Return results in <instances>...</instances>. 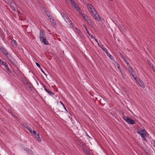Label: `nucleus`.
Here are the masks:
<instances>
[{
  "label": "nucleus",
  "instance_id": "79ce46f5",
  "mask_svg": "<svg viewBox=\"0 0 155 155\" xmlns=\"http://www.w3.org/2000/svg\"><path fill=\"white\" fill-rule=\"evenodd\" d=\"M64 107V109H65L66 111H67V109H66V107H65V106H64V107Z\"/></svg>",
  "mask_w": 155,
  "mask_h": 155
},
{
  "label": "nucleus",
  "instance_id": "c03bdc74",
  "mask_svg": "<svg viewBox=\"0 0 155 155\" xmlns=\"http://www.w3.org/2000/svg\"><path fill=\"white\" fill-rule=\"evenodd\" d=\"M77 10L78 11H79V13H80V10H81V9H77Z\"/></svg>",
  "mask_w": 155,
  "mask_h": 155
},
{
  "label": "nucleus",
  "instance_id": "5701e85b",
  "mask_svg": "<svg viewBox=\"0 0 155 155\" xmlns=\"http://www.w3.org/2000/svg\"><path fill=\"white\" fill-rule=\"evenodd\" d=\"M8 112L12 116L15 118L16 116L13 113L11 110L9 109L8 110Z\"/></svg>",
  "mask_w": 155,
  "mask_h": 155
},
{
  "label": "nucleus",
  "instance_id": "ddd939ff",
  "mask_svg": "<svg viewBox=\"0 0 155 155\" xmlns=\"http://www.w3.org/2000/svg\"><path fill=\"white\" fill-rule=\"evenodd\" d=\"M87 6L89 10V11H91L92 10H94V8L93 5L87 3Z\"/></svg>",
  "mask_w": 155,
  "mask_h": 155
},
{
  "label": "nucleus",
  "instance_id": "393cba45",
  "mask_svg": "<svg viewBox=\"0 0 155 155\" xmlns=\"http://www.w3.org/2000/svg\"><path fill=\"white\" fill-rule=\"evenodd\" d=\"M7 1L9 3L10 5H11V3H13L14 4V3L13 2V0H7Z\"/></svg>",
  "mask_w": 155,
  "mask_h": 155
},
{
  "label": "nucleus",
  "instance_id": "7ed1b4c3",
  "mask_svg": "<svg viewBox=\"0 0 155 155\" xmlns=\"http://www.w3.org/2000/svg\"><path fill=\"white\" fill-rule=\"evenodd\" d=\"M123 118L128 124H135V121L134 120H133L130 118H129L128 117L124 116V114L123 113Z\"/></svg>",
  "mask_w": 155,
  "mask_h": 155
},
{
  "label": "nucleus",
  "instance_id": "cd10ccee",
  "mask_svg": "<svg viewBox=\"0 0 155 155\" xmlns=\"http://www.w3.org/2000/svg\"><path fill=\"white\" fill-rule=\"evenodd\" d=\"M85 28L86 29V30L87 33L88 34L89 36H90V34L89 33V32L88 30L87 29V28H86L85 27Z\"/></svg>",
  "mask_w": 155,
  "mask_h": 155
},
{
  "label": "nucleus",
  "instance_id": "f257e3e1",
  "mask_svg": "<svg viewBox=\"0 0 155 155\" xmlns=\"http://www.w3.org/2000/svg\"><path fill=\"white\" fill-rule=\"evenodd\" d=\"M39 38L40 41L45 45H48V42L46 40L45 32L43 30H41L40 31Z\"/></svg>",
  "mask_w": 155,
  "mask_h": 155
},
{
  "label": "nucleus",
  "instance_id": "4c0bfd02",
  "mask_svg": "<svg viewBox=\"0 0 155 155\" xmlns=\"http://www.w3.org/2000/svg\"><path fill=\"white\" fill-rule=\"evenodd\" d=\"M60 103L61 104V105H62V106H63V107H64V104H63V103L61 102V101H60Z\"/></svg>",
  "mask_w": 155,
  "mask_h": 155
},
{
  "label": "nucleus",
  "instance_id": "c756f323",
  "mask_svg": "<svg viewBox=\"0 0 155 155\" xmlns=\"http://www.w3.org/2000/svg\"><path fill=\"white\" fill-rule=\"evenodd\" d=\"M98 46H99L102 49V48H105V47H103V45H100L99 43H98Z\"/></svg>",
  "mask_w": 155,
  "mask_h": 155
},
{
  "label": "nucleus",
  "instance_id": "58836bf2",
  "mask_svg": "<svg viewBox=\"0 0 155 155\" xmlns=\"http://www.w3.org/2000/svg\"><path fill=\"white\" fill-rule=\"evenodd\" d=\"M95 40L97 43L98 44V43H99L98 42V40H97V39L95 38Z\"/></svg>",
  "mask_w": 155,
  "mask_h": 155
},
{
  "label": "nucleus",
  "instance_id": "1a4fd4ad",
  "mask_svg": "<svg viewBox=\"0 0 155 155\" xmlns=\"http://www.w3.org/2000/svg\"><path fill=\"white\" fill-rule=\"evenodd\" d=\"M137 82L143 88L145 87V85H144V84L140 78H137Z\"/></svg>",
  "mask_w": 155,
  "mask_h": 155
},
{
  "label": "nucleus",
  "instance_id": "bb28decb",
  "mask_svg": "<svg viewBox=\"0 0 155 155\" xmlns=\"http://www.w3.org/2000/svg\"><path fill=\"white\" fill-rule=\"evenodd\" d=\"M85 153H86V154L87 155H92L91 154V153H90V152L87 150H86L85 151Z\"/></svg>",
  "mask_w": 155,
  "mask_h": 155
},
{
  "label": "nucleus",
  "instance_id": "423d86ee",
  "mask_svg": "<svg viewBox=\"0 0 155 155\" xmlns=\"http://www.w3.org/2000/svg\"><path fill=\"white\" fill-rule=\"evenodd\" d=\"M64 20L67 23H68L70 27L73 28L74 29L75 28L76 29L78 30L77 28L76 27L74 26L72 21H71V20L68 17H67Z\"/></svg>",
  "mask_w": 155,
  "mask_h": 155
},
{
  "label": "nucleus",
  "instance_id": "a878e982",
  "mask_svg": "<svg viewBox=\"0 0 155 155\" xmlns=\"http://www.w3.org/2000/svg\"><path fill=\"white\" fill-rule=\"evenodd\" d=\"M10 7L14 11H16L15 8L14 6L12 5V4H11V5H10Z\"/></svg>",
  "mask_w": 155,
  "mask_h": 155
},
{
  "label": "nucleus",
  "instance_id": "20e7f679",
  "mask_svg": "<svg viewBox=\"0 0 155 155\" xmlns=\"http://www.w3.org/2000/svg\"><path fill=\"white\" fill-rule=\"evenodd\" d=\"M45 13L46 15L48 17V18L50 20V21L55 26H56L57 24L56 22H55L53 17L51 15H50L49 12L45 11Z\"/></svg>",
  "mask_w": 155,
  "mask_h": 155
},
{
  "label": "nucleus",
  "instance_id": "72a5a7b5",
  "mask_svg": "<svg viewBox=\"0 0 155 155\" xmlns=\"http://www.w3.org/2000/svg\"><path fill=\"white\" fill-rule=\"evenodd\" d=\"M24 150L26 151H29V150L27 148H25L24 149Z\"/></svg>",
  "mask_w": 155,
  "mask_h": 155
},
{
  "label": "nucleus",
  "instance_id": "c9c22d12",
  "mask_svg": "<svg viewBox=\"0 0 155 155\" xmlns=\"http://www.w3.org/2000/svg\"><path fill=\"white\" fill-rule=\"evenodd\" d=\"M41 71H42V72L45 75H46V74L45 73V72L43 71V70L42 69H41Z\"/></svg>",
  "mask_w": 155,
  "mask_h": 155
},
{
  "label": "nucleus",
  "instance_id": "ea45409f",
  "mask_svg": "<svg viewBox=\"0 0 155 155\" xmlns=\"http://www.w3.org/2000/svg\"><path fill=\"white\" fill-rule=\"evenodd\" d=\"M42 86L44 88V89H45V87H46V86H45V84H42Z\"/></svg>",
  "mask_w": 155,
  "mask_h": 155
},
{
  "label": "nucleus",
  "instance_id": "473e14b6",
  "mask_svg": "<svg viewBox=\"0 0 155 155\" xmlns=\"http://www.w3.org/2000/svg\"><path fill=\"white\" fill-rule=\"evenodd\" d=\"M116 64H117V67L118 68V69L119 68H120V66L119 64L117 63Z\"/></svg>",
  "mask_w": 155,
  "mask_h": 155
},
{
  "label": "nucleus",
  "instance_id": "f03ea898",
  "mask_svg": "<svg viewBox=\"0 0 155 155\" xmlns=\"http://www.w3.org/2000/svg\"><path fill=\"white\" fill-rule=\"evenodd\" d=\"M137 133L141 136L143 140L147 141V140L145 137L147 136V133L145 130L143 128H141L137 131Z\"/></svg>",
  "mask_w": 155,
  "mask_h": 155
},
{
  "label": "nucleus",
  "instance_id": "c85d7f7f",
  "mask_svg": "<svg viewBox=\"0 0 155 155\" xmlns=\"http://www.w3.org/2000/svg\"><path fill=\"white\" fill-rule=\"evenodd\" d=\"M28 81L27 80H26V79H24L23 81V82L25 85L26 84V83H27Z\"/></svg>",
  "mask_w": 155,
  "mask_h": 155
},
{
  "label": "nucleus",
  "instance_id": "dca6fc26",
  "mask_svg": "<svg viewBox=\"0 0 155 155\" xmlns=\"http://www.w3.org/2000/svg\"><path fill=\"white\" fill-rule=\"evenodd\" d=\"M87 24L91 26H92L93 25V22L91 21V20L90 19H89L87 21Z\"/></svg>",
  "mask_w": 155,
  "mask_h": 155
},
{
  "label": "nucleus",
  "instance_id": "a19ab883",
  "mask_svg": "<svg viewBox=\"0 0 155 155\" xmlns=\"http://www.w3.org/2000/svg\"><path fill=\"white\" fill-rule=\"evenodd\" d=\"M118 70L119 71H120V72L121 73V68H119V69H118Z\"/></svg>",
  "mask_w": 155,
  "mask_h": 155
},
{
  "label": "nucleus",
  "instance_id": "39448f33",
  "mask_svg": "<svg viewBox=\"0 0 155 155\" xmlns=\"http://www.w3.org/2000/svg\"><path fill=\"white\" fill-rule=\"evenodd\" d=\"M120 55L121 57L122 58V59H123V60L125 61V63L127 64L128 66H129L130 68V69H131V74L132 75V76L134 77L133 75L132 74V71H133V70L132 69V67H130V64L129 63L127 62V60L126 58L121 53L120 54Z\"/></svg>",
  "mask_w": 155,
  "mask_h": 155
},
{
  "label": "nucleus",
  "instance_id": "4468645a",
  "mask_svg": "<svg viewBox=\"0 0 155 155\" xmlns=\"http://www.w3.org/2000/svg\"><path fill=\"white\" fill-rule=\"evenodd\" d=\"M0 51L4 54L7 51L4 48L0 46Z\"/></svg>",
  "mask_w": 155,
  "mask_h": 155
},
{
  "label": "nucleus",
  "instance_id": "6ab92c4d",
  "mask_svg": "<svg viewBox=\"0 0 155 155\" xmlns=\"http://www.w3.org/2000/svg\"><path fill=\"white\" fill-rule=\"evenodd\" d=\"M11 43L12 45L14 47H16L17 46V43L16 41L15 40H12L11 42Z\"/></svg>",
  "mask_w": 155,
  "mask_h": 155
},
{
  "label": "nucleus",
  "instance_id": "aec40b11",
  "mask_svg": "<svg viewBox=\"0 0 155 155\" xmlns=\"http://www.w3.org/2000/svg\"><path fill=\"white\" fill-rule=\"evenodd\" d=\"M45 90L50 95L52 96L54 94V93L52 92L51 91H50L49 90H48L47 89L45 88Z\"/></svg>",
  "mask_w": 155,
  "mask_h": 155
},
{
  "label": "nucleus",
  "instance_id": "f3484780",
  "mask_svg": "<svg viewBox=\"0 0 155 155\" xmlns=\"http://www.w3.org/2000/svg\"><path fill=\"white\" fill-rule=\"evenodd\" d=\"M89 12L90 14L93 17L95 15L96 12L97 13V12L94 9V10H92L91 11H89Z\"/></svg>",
  "mask_w": 155,
  "mask_h": 155
},
{
  "label": "nucleus",
  "instance_id": "a18cd8bd",
  "mask_svg": "<svg viewBox=\"0 0 155 155\" xmlns=\"http://www.w3.org/2000/svg\"><path fill=\"white\" fill-rule=\"evenodd\" d=\"M134 78L136 80V79L135 78H134Z\"/></svg>",
  "mask_w": 155,
  "mask_h": 155
},
{
  "label": "nucleus",
  "instance_id": "de8ad7c7",
  "mask_svg": "<svg viewBox=\"0 0 155 155\" xmlns=\"http://www.w3.org/2000/svg\"><path fill=\"white\" fill-rule=\"evenodd\" d=\"M154 72H155V71H154Z\"/></svg>",
  "mask_w": 155,
  "mask_h": 155
},
{
  "label": "nucleus",
  "instance_id": "f8f14e48",
  "mask_svg": "<svg viewBox=\"0 0 155 155\" xmlns=\"http://www.w3.org/2000/svg\"><path fill=\"white\" fill-rule=\"evenodd\" d=\"M94 19L97 20V21H99L101 20V18L98 14H97L96 12L95 15L93 17Z\"/></svg>",
  "mask_w": 155,
  "mask_h": 155
},
{
  "label": "nucleus",
  "instance_id": "a211bd4d",
  "mask_svg": "<svg viewBox=\"0 0 155 155\" xmlns=\"http://www.w3.org/2000/svg\"><path fill=\"white\" fill-rule=\"evenodd\" d=\"M4 55L7 57L8 59H10V58L12 57L8 51Z\"/></svg>",
  "mask_w": 155,
  "mask_h": 155
},
{
  "label": "nucleus",
  "instance_id": "37998d69",
  "mask_svg": "<svg viewBox=\"0 0 155 155\" xmlns=\"http://www.w3.org/2000/svg\"><path fill=\"white\" fill-rule=\"evenodd\" d=\"M153 144H154V146L155 147V141H154Z\"/></svg>",
  "mask_w": 155,
  "mask_h": 155
},
{
  "label": "nucleus",
  "instance_id": "49530a36",
  "mask_svg": "<svg viewBox=\"0 0 155 155\" xmlns=\"http://www.w3.org/2000/svg\"><path fill=\"white\" fill-rule=\"evenodd\" d=\"M110 1H112V0H110Z\"/></svg>",
  "mask_w": 155,
  "mask_h": 155
},
{
  "label": "nucleus",
  "instance_id": "4be33fe9",
  "mask_svg": "<svg viewBox=\"0 0 155 155\" xmlns=\"http://www.w3.org/2000/svg\"><path fill=\"white\" fill-rule=\"evenodd\" d=\"M25 127L29 130V132L30 133H31V134L32 133V130L31 129V128L28 125H26Z\"/></svg>",
  "mask_w": 155,
  "mask_h": 155
},
{
  "label": "nucleus",
  "instance_id": "9b49d317",
  "mask_svg": "<svg viewBox=\"0 0 155 155\" xmlns=\"http://www.w3.org/2000/svg\"><path fill=\"white\" fill-rule=\"evenodd\" d=\"M9 61L13 65L15 66L17 64V61L15 59L12 57L8 59Z\"/></svg>",
  "mask_w": 155,
  "mask_h": 155
},
{
  "label": "nucleus",
  "instance_id": "2f4dec72",
  "mask_svg": "<svg viewBox=\"0 0 155 155\" xmlns=\"http://www.w3.org/2000/svg\"><path fill=\"white\" fill-rule=\"evenodd\" d=\"M36 65L39 68H40L41 66L40 64L37 62H36Z\"/></svg>",
  "mask_w": 155,
  "mask_h": 155
},
{
  "label": "nucleus",
  "instance_id": "b1692460",
  "mask_svg": "<svg viewBox=\"0 0 155 155\" xmlns=\"http://www.w3.org/2000/svg\"><path fill=\"white\" fill-rule=\"evenodd\" d=\"M80 14H81L83 18L84 19L86 18H87V16L86 15H85L84 14H81L80 13Z\"/></svg>",
  "mask_w": 155,
  "mask_h": 155
},
{
  "label": "nucleus",
  "instance_id": "0eeeda50",
  "mask_svg": "<svg viewBox=\"0 0 155 155\" xmlns=\"http://www.w3.org/2000/svg\"><path fill=\"white\" fill-rule=\"evenodd\" d=\"M1 64L2 65H4L5 67L6 70H7V71L9 73H12V71L10 70V69H9L8 64L6 62L4 61H3L2 62V63H1Z\"/></svg>",
  "mask_w": 155,
  "mask_h": 155
},
{
  "label": "nucleus",
  "instance_id": "6e6552de",
  "mask_svg": "<svg viewBox=\"0 0 155 155\" xmlns=\"http://www.w3.org/2000/svg\"><path fill=\"white\" fill-rule=\"evenodd\" d=\"M102 50L106 53L107 56L111 60H114V57L108 52L107 49L105 48H102Z\"/></svg>",
  "mask_w": 155,
  "mask_h": 155
},
{
  "label": "nucleus",
  "instance_id": "7c9ffc66",
  "mask_svg": "<svg viewBox=\"0 0 155 155\" xmlns=\"http://www.w3.org/2000/svg\"><path fill=\"white\" fill-rule=\"evenodd\" d=\"M73 6L75 8H76L77 9H80V8L78 7V6L76 4H75V5H74V6Z\"/></svg>",
  "mask_w": 155,
  "mask_h": 155
},
{
  "label": "nucleus",
  "instance_id": "2eb2a0df",
  "mask_svg": "<svg viewBox=\"0 0 155 155\" xmlns=\"http://www.w3.org/2000/svg\"><path fill=\"white\" fill-rule=\"evenodd\" d=\"M25 85L26 87L29 88L30 89H31L32 87L31 86V83L29 81H28L27 83H26V84Z\"/></svg>",
  "mask_w": 155,
  "mask_h": 155
},
{
  "label": "nucleus",
  "instance_id": "e433bc0d",
  "mask_svg": "<svg viewBox=\"0 0 155 155\" xmlns=\"http://www.w3.org/2000/svg\"><path fill=\"white\" fill-rule=\"evenodd\" d=\"M91 38H94L93 35L90 34V35L89 36Z\"/></svg>",
  "mask_w": 155,
  "mask_h": 155
},
{
  "label": "nucleus",
  "instance_id": "412c9836",
  "mask_svg": "<svg viewBox=\"0 0 155 155\" xmlns=\"http://www.w3.org/2000/svg\"><path fill=\"white\" fill-rule=\"evenodd\" d=\"M61 14L64 20L67 17H68L67 15L64 12H61Z\"/></svg>",
  "mask_w": 155,
  "mask_h": 155
},
{
  "label": "nucleus",
  "instance_id": "f704fd0d",
  "mask_svg": "<svg viewBox=\"0 0 155 155\" xmlns=\"http://www.w3.org/2000/svg\"><path fill=\"white\" fill-rule=\"evenodd\" d=\"M89 18H88V16L87 17V18H85V19H84V21H86L87 22V21L89 19Z\"/></svg>",
  "mask_w": 155,
  "mask_h": 155
},
{
  "label": "nucleus",
  "instance_id": "9d476101",
  "mask_svg": "<svg viewBox=\"0 0 155 155\" xmlns=\"http://www.w3.org/2000/svg\"><path fill=\"white\" fill-rule=\"evenodd\" d=\"M31 134L34 135L35 137L36 138H37L38 141H41V139L40 138L38 134L34 130H33Z\"/></svg>",
  "mask_w": 155,
  "mask_h": 155
}]
</instances>
